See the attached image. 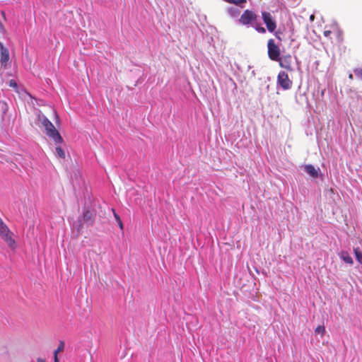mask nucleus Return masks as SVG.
Instances as JSON below:
<instances>
[{"label": "nucleus", "mask_w": 362, "mask_h": 362, "mask_svg": "<svg viewBox=\"0 0 362 362\" xmlns=\"http://www.w3.org/2000/svg\"><path fill=\"white\" fill-rule=\"evenodd\" d=\"M54 154L57 157L60 158H65V153L64 150L60 146H57L55 148Z\"/></svg>", "instance_id": "12"}, {"label": "nucleus", "mask_w": 362, "mask_h": 362, "mask_svg": "<svg viewBox=\"0 0 362 362\" xmlns=\"http://www.w3.org/2000/svg\"><path fill=\"white\" fill-rule=\"evenodd\" d=\"M331 34V31L330 30H325L324 31V35L325 37H329Z\"/></svg>", "instance_id": "20"}, {"label": "nucleus", "mask_w": 362, "mask_h": 362, "mask_svg": "<svg viewBox=\"0 0 362 362\" xmlns=\"http://www.w3.org/2000/svg\"><path fill=\"white\" fill-rule=\"evenodd\" d=\"M37 119L45 128L47 135L52 138L56 144H59L63 142V139L59 132L56 129L54 124L44 115L39 113L37 115Z\"/></svg>", "instance_id": "2"}, {"label": "nucleus", "mask_w": 362, "mask_h": 362, "mask_svg": "<svg viewBox=\"0 0 362 362\" xmlns=\"http://www.w3.org/2000/svg\"><path fill=\"white\" fill-rule=\"evenodd\" d=\"M313 18H314V16L312 15V16H310V19H311V20H313Z\"/></svg>", "instance_id": "25"}, {"label": "nucleus", "mask_w": 362, "mask_h": 362, "mask_svg": "<svg viewBox=\"0 0 362 362\" xmlns=\"http://www.w3.org/2000/svg\"><path fill=\"white\" fill-rule=\"evenodd\" d=\"M304 170L312 177L317 178L320 171V168H315L313 165H305Z\"/></svg>", "instance_id": "9"}, {"label": "nucleus", "mask_w": 362, "mask_h": 362, "mask_svg": "<svg viewBox=\"0 0 362 362\" xmlns=\"http://www.w3.org/2000/svg\"><path fill=\"white\" fill-rule=\"evenodd\" d=\"M227 11L228 14L233 18L238 17L240 14V10L234 7H229Z\"/></svg>", "instance_id": "11"}, {"label": "nucleus", "mask_w": 362, "mask_h": 362, "mask_svg": "<svg viewBox=\"0 0 362 362\" xmlns=\"http://www.w3.org/2000/svg\"><path fill=\"white\" fill-rule=\"evenodd\" d=\"M9 86H10L11 87H13V88H16L18 87V86H17V83H16V81H14V80H11V81H9Z\"/></svg>", "instance_id": "18"}, {"label": "nucleus", "mask_w": 362, "mask_h": 362, "mask_svg": "<svg viewBox=\"0 0 362 362\" xmlns=\"http://www.w3.org/2000/svg\"><path fill=\"white\" fill-rule=\"evenodd\" d=\"M279 62V66L288 71H293L294 69L292 66V57L290 54L284 55L276 61Z\"/></svg>", "instance_id": "8"}, {"label": "nucleus", "mask_w": 362, "mask_h": 362, "mask_svg": "<svg viewBox=\"0 0 362 362\" xmlns=\"http://www.w3.org/2000/svg\"><path fill=\"white\" fill-rule=\"evenodd\" d=\"M54 362H59L57 354H54Z\"/></svg>", "instance_id": "22"}, {"label": "nucleus", "mask_w": 362, "mask_h": 362, "mask_svg": "<svg viewBox=\"0 0 362 362\" xmlns=\"http://www.w3.org/2000/svg\"><path fill=\"white\" fill-rule=\"evenodd\" d=\"M37 362H45V361L44 359L41 358H38L37 359Z\"/></svg>", "instance_id": "23"}, {"label": "nucleus", "mask_w": 362, "mask_h": 362, "mask_svg": "<svg viewBox=\"0 0 362 362\" xmlns=\"http://www.w3.org/2000/svg\"><path fill=\"white\" fill-rule=\"evenodd\" d=\"M276 84L278 87L286 90L291 88L293 82L286 71H281L277 76Z\"/></svg>", "instance_id": "4"}, {"label": "nucleus", "mask_w": 362, "mask_h": 362, "mask_svg": "<svg viewBox=\"0 0 362 362\" xmlns=\"http://www.w3.org/2000/svg\"><path fill=\"white\" fill-rule=\"evenodd\" d=\"M83 220L86 221V222H90L92 223L93 222V214L89 211H86L83 213Z\"/></svg>", "instance_id": "14"}, {"label": "nucleus", "mask_w": 362, "mask_h": 362, "mask_svg": "<svg viewBox=\"0 0 362 362\" xmlns=\"http://www.w3.org/2000/svg\"><path fill=\"white\" fill-rule=\"evenodd\" d=\"M64 348V344L63 341H60L58 348L54 351V354H58L59 352L62 351Z\"/></svg>", "instance_id": "17"}, {"label": "nucleus", "mask_w": 362, "mask_h": 362, "mask_svg": "<svg viewBox=\"0 0 362 362\" xmlns=\"http://www.w3.org/2000/svg\"><path fill=\"white\" fill-rule=\"evenodd\" d=\"M354 255L356 256V260L361 264H362V254L360 251V249L359 247H356V248H354Z\"/></svg>", "instance_id": "13"}, {"label": "nucleus", "mask_w": 362, "mask_h": 362, "mask_svg": "<svg viewBox=\"0 0 362 362\" xmlns=\"http://www.w3.org/2000/svg\"><path fill=\"white\" fill-rule=\"evenodd\" d=\"M0 65L4 69H7L9 67V51L5 47L3 44L0 42Z\"/></svg>", "instance_id": "7"}, {"label": "nucleus", "mask_w": 362, "mask_h": 362, "mask_svg": "<svg viewBox=\"0 0 362 362\" xmlns=\"http://www.w3.org/2000/svg\"><path fill=\"white\" fill-rule=\"evenodd\" d=\"M268 56L270 59L276 62L280 58V49L275 44L273 39H270L267 43Z\"/></svg>", "instance_id": "5"}, {"label": "nucleus", "mask_w": 362, "mask_h": 362, "mask_svg": "<svg viewBox=\"0 0 362 362\" xmlns=\"http://www.w3.org/2000/svg\"><path fill=\"white\" fill-rule=\"evenodd\" d=\"M315 332V334H321L322 336L325 332V328L324 326L320 325L316 327Z\"/></svg>", "instance_id": "15"}, {"label": "nucleus", "mask_w": 362, "mask_h": 362, "mask_svg": "<svg viewBox=\"0 0 362 362\" xmlns=\"http://www.w3.org/2000/svg\"><path fill=\"white\" fill-rule=\"evenodd\" d=\"M338 255L345 263L350 265L354 264V260L347 251L342 250L338 253Z\"/></svg>", "instance_id": "10"}, {"label": "nucleus", "mask_w": 362, "mask_h": 362, "mask_svg": "<svg viewBox=\"0 0 362 362\" xmlns=\"http://www.w3.org/2000/svg\"><path fill=\"white\" fill-rule=\"evenodd\" d=\"M13 236V233L12 231L0 218V238L11 249H14L16 247V241Z\"/></svg>", "instance_id": "3"}, {"label": "nucleus", "mask_w": 362, "mask_h": 362, "mask_svg": "<svg viewBox=\"0 0 362 362\" xmlns=\"http://www.w3.org/2000/svg\"><path fill=\"white\" fill-rule=\"evenodd\" d=\"M238 22L239 24L247 28H254L259 33L264 34L266 33V29L262 26L258 21V16L253 11L248 9L244 11L238 18Z\"/></svg>", "instance_id": "1"}, {"label": "nucleus", "mask_w": 362, "mask_h": 362, "mask_svg": "<svg viewBox=\"0 0 362 362\" xmlns=\"http://www.w3.org/2000/svg\"><path fill=\"white\" fill-rule=\"evenodd\" d=\"M117 223H118L119 228L122 230L123 229V223H122V221L120 220V221H117Z\"/></svg>", "instance_id": "21"}, {"label": "nucleus", "mask_w": 362, "mask_h": 362, "mask_svg": "<svg viewBox=\"0 0 362 362\" xmlns=\"http://www.w3.org/2000/svg\"><path fill=\"white\" fill-rule=\"evenodd\" d=\"M2 15L4 17L5 16V13L4 11H2Z\"/></svg>", "instance_id": "26"}, {"label": "nucleus", "mask_w": 362, "mask_h": 362, "mask_svg": "<svg viewBox=\"0 0 362 362\" xmlns=\"http://www.w3.org/2000/svg\"><path fill=\"white\" fill-rule=\"evenodd\" d=\"M112 211H113V213H114V216H115V218L116 221H120V220H121V218H120L119 216V215L115 212V209H112Z\"/></svg>", "instance_id": "19"}, {"label": "nucleus", "mask_w": 362, "mask_h": 362, "mask_svg": "<svg viewBox=\"0 0 362 362\" xmlns=\"http://www.w3.org/2000/svg\"><path fill=\"white\" fill-rule=\"evenodd\" d=\"M349 78L350 79H353V74H350L349 76Z\"/></svg>", "instance_id": "24"}, {"label": "nucleus", "mask_w": 362, "mask_h": 362, "mask_svg": "<svg viewBox=\"0 0 362 362\" xmlns=\"http://www.w3.org/2000/svg\"><path fill=\"white\" fill-rule=\"evenodd\" d=\"M262 18L269 32L273 33L276 28V23L272 15L267 11L262 12Z\"/></svg>", "instance_id": "6"}, {"label": "nucleus", "mask_w": 362, "mask_h": 362, "mask_svg": "<svg viewBox=\"0 0 362 362\" xmlns=\"http://www.w3.org/2000/svg\"><path fill=\"white\" fill-rule=\"evenodd\" d=\"M355 75L361 80H362V69L357 68L354 70Z\"/></svg>", "instance_id": "16"}]
</instances>
